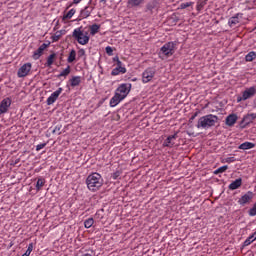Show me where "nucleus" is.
Here are the masks:
<instances>
[{
    "label": "nucleus",
    "instance_id": "f257e3e1",
    "mask_svg": "<svg viewBox=\"0 0 256 256\" xmlns=\"http://www.w3.org/2000/svg\"><path fill=\"white\" fill-rule=\"evenodd\" d=\"M131 83H122L118 86L114 96L110 99V107H117L129 93H131Z\"/></svg>",
    "mask_w": 256,
    "mask_h": 256
},
{
    "label": "nucleus",
    "instance_id": "f03ea898",
    "mask_svg": "<svg viewBox=\"0 0 256 256\" xmlns=\"http://www.w3.org/2000/svg\"><path fill=\"white\" fill-rule=\"evenodd\" d=\"M72 38L74 41H77L79 45H87L91 39L89 28L83 26L75 28L72 32Z\"/></svg>",
    "mask_w": 256,
    "mask_h": 256
},
{
    "label": "nucleus",
    "instance_id": "7ed1b4c3",
    "mask_svg": "<svg viewBox=\"0 0 256 256\" xmlns=\"http://www.w3.org/2000/svg\"><path fill=\"white\" fill-rule=\"evenodd\" d=\"M86 185L89 191L95 193V191H99L103 187V177L97 172L92 173L87 177Z\"/></svg>",
    "mask_w": 256,
    "mask_h": 256
},
{
    "label": "nucleus",
    "instance_id": "20e7f679",
    "mask_svg": "<svg viewBox=\"0 0 256 256\" xmlns=\"http://www.w3.org/2000/svg\"><path fill=\"white\" fill-rule=\"evenodd\" d=\"M219 121V117L213 114H208L199 118L196 127L197 129H211Z\"/></svg>",
    "mask_w": 256,
    "mask_h": 256
},
{
    "label": "nucleus",
    "instance_id": "39448f33",
    "mask_svg": "<svg viewBox=\"0 0 256 256\" xmlns=\"http://www.w3.org/2000/svg\"><path fill=\"white\" fill-rule=\"evenodd\" d=\"M175 51H177V43L168 42L160 48L158 55L160 59H169L175 55Z\"/></svg>",
    "mask_w": 256,
    "mask_h": 256
},
{
    "label": "nucleus",
    "instance_id": "423d86ee",
    "mask_svg": "<svg viewBox=\"0 0 256 256\" xmlns=\"http://www.w3.org/2000/svg\"><path fill=\"white\" fill-rule=\"evenodd\" d=\"M93 11H95V4H93L90 1L88 5L80 11L78 21H82V19H87L88 17H91V14L93 13Z\"/></svg>",
    "mask_w": 256,
    "mask_h": 256
},
{
    "label": "nucleus",
    "instance_id": "0eeeda50",
    "mask_svg": "<svg viewBox=\"0 0 256 256\" xmlns=\"http://www.w3.org/2000/svg\"><path fill=\"white\" fill-rule=\"evenodd\" d=\"M155 68L149 67L142 73V83H149L153 81V77H155Z\"/></svg>",
    "mask_w": 256,
    "mask_h": 256
},
{
    "label": "nucleus",
    "instance_id": "6e6552de",
    "mask_svg": "<svg viewBox=\"0 0 256 256\" xmlns=\"http://www.w3.org/2000/svg\"><path fill=\"white\" fill-rule=\"evenodd\" d=\"M32 67H33V65L30 62L25 63L23 66H21L18 69L17 77H19V79H21L23 77H27V75H29V73H31Z\"/></svg>",
    "mask_w": 256,
    "mask_h": 256
},
{
    "label": "nucleus",
    "instance_id": "1a4fd4ad",
    "mask_svg": "<svg viewBox=\"0 0 256 256\" xmlns=\"http://www.w3.org/2000/svg\"><path fill=\"white\" fill-rule=\"evenodd\" d=\"M253 197H255V194H253V192L251 191H248L246 194L241 196V198L238 200V203L243 207L247 205V203H251V201L253 200Z\"/></svg>",
    "mask_w": 256,
    "mask_h": 256
},
{
    "label": "nucleus",
    "instance_id": "9d476101",
    "mask_svg": "<svg viewBox=\"0 0 256 256\" xmlns=\"http://www.w3.org/2000/svg\"><path fill=\"white\" fill-rule=\"evenodd\" d=\"M63 93V88H58L55 92H53L48 98H47V105H53L57 99H59V95Z\"/></svg>",
    "mask_w": 256,
    "mask_h": 256
},
{
    "label": "nucleus",
    "instance_id": "9b49d317",
    "mask_svg": "<svg viewBox=\"0 0 256 256\" xmlns=\"http://www.w3.org/2000/svg\"><path fill=\"white\" fill-rule=\"evenodd\" d=\"M9 107H11V98H4L0 102V115H3L9 111Z\"/></svg>",
    "mask_w": 256,
    "mask_h": 256
},
{
    "label": "nucleus",
    "instance_id": "f8f14e48",
    "mask_svg": "<svg viewBox=\"0 0 256 256\" xmlns=\"http://www.w3.org/2000/svg\"><path fill=\"white\" fill-rule=\"evenodd\" d=\"M243 101H247V99H251V97H255L256 95V88L255 86H252L250 88H247L243 93Z\"/></svg>",
    "mask_w": 256,
    "mask_h": 256
},
{
    "label": "nucleus",
    "instance_id": "ddd939ff",
    "mask_svg": "<svg viewBox=\"0 0 256 256\" xmlns=\"http://www.w3.org/2000/svg\"><path fill=\"white\" fill-rule=\"evenodd\" d=\"M47 47H49V45L45 43L42 44L36 51H34L32 55V59H34V61H37L38 59H40L41 56L43 55V51H45Z\"/></svg>",
    "mask_w": 256,
    "mask_h": 256
},
{
    "label": "nucleus",
    "instance_id": "4468645a",
    "mask_svg": "<svg viewBox=\"0 0 256 256\" xmlns=\"http://www.w3.org/2000/svg\"><path fill=\"white\" fill-rule=\"evenodd\" d=\"M176 140H177V133H175L174 135L168 136L167 139H165L163 142V147H169V148L174 147Z\"/></svg>",
    "mask_w": 256,
    "mask_h": 256
},
{
    "label": "nucleus",
    "instance_id": "2eb2a0df",
    "mask_svg": "<svg viewBox=\"0 0 256 256\" xmlns=\"http://www.w3.org/2000/svg\"><path fill=\"white\" fill-rule=\"evenodd\" d=\"M237 119H239V117L237 116V114H229L226 117L225 123L228 127H233V125H235V123H237Z\"/></svg>",
    "mask_w": 256,
    "mask_h": 256
},
{
    "label": "nucleus",
    "instance_id": "dca6fc26",
    "mask_svg": "<svg viewBox=\"0 0 256 256\" xmlns=\"http://www.w3.org/2000/svg\"><path fill=\"white\" fill-rule=\"evenodd\" d=\"M127 73V68L121 67V66H116L112 71L111 75L113 77H117V75H125Z\"/></svg>",
    "mask_w": 256,
    "mask_h": 256
},
{
    "label": "nucleus",
    "instance_id": "f3484780",
    "mask_svg": "<svg viewBox=\"0 0 256 256\" xmlns=\"http://www.w3.org/2000/svg\"><path fill=\"white\" fill-rule=\"evenodd\" d=\"M241 185H243V179L238 178L229 184L228 189L230 191H235L236 189H239V187H241Z\"/></svg>",
    "mask_w": 256,
    "mask_h": 256
},
{
    "label": "nucleus",
    "instance_id": "a211bd4d",
    "mask_svg": "<svg viewBox=\"0 0 256 256\" xmlns=\"http://www.w3.org/2000/svg\"><path fill=\"white\" fill-rule=\"evenodd\" d=\"M238 149L242 151H247L249 149H255V143L252 142H244L238 146Z\"/></svg>",
    "mask_w": 256,
    "mask_h": 256
},
{
    "label": "nucleus",
    "instance_id": "6ab92c4d",
    "mask_svg": "<svg viewBox=\"0 0 256 256\" xmlns=\"http://www.w3.org/2000/svg\"><path fill=\"white\" fill-rule=\"evenodd\" d=\"M101 25L99 24H92L89 26L88 31L90 32V35L94 37V35H97V33L100 31Z\"/></svg>",
    "mask_w": 256,
    "mask_h": 256
},
{
    "label": "nucleus",
    "instance_id": "aec40b11",
    "mask_svg": "<svg viewBox=\"0 0 256 256\" xmlns=\"http://www.w3.org/2000/svg\"><path fill=\"white\" fill-rule=\"evenodd\" d=\"M243 14H236L235 16L231 17L228 21L230 27H235V25L239 24V17H242Z\"/></svg>",
    "mask_w": 256,
    "mask_h": 256
},
{
    "label": "nucleus",
    "instance_id": "412c9836",
    "mask_svg": "<svg viewBox=\"0 0 256 256\" xmlns=\"http://www.w3.org/2000/svg\"><path fill=\"white\" fill-rule=\"evenodd\" d=\"M71 87H79L81 85V76H74L69 80Z\"/></svg>",
    "mask_w": 256,
    "mask_h": 256
},
{
    "label": "nucleus",
    "instance_id": "4be33fe9",
    "mask_svg": "<svg viewBox=\"0 0 256 256\" xmlns=\"http://www.w3.org/2000/svg\"><path fill=\"white\" fill-rule=\"evenodd\" d=\"M55 59H57V54L52 53L47 57V61H46V67H51V65H53V63H55Z\"/></svg>",
    "mask_w": 256,
    "mask_h": 256
},
{
    "label": "nucleus",
    "instance_id": "5701e85b",
    "mask_svg": "<svg viewBox=\"0 0 256 256\" xmlns=\"http://www.w3.org/2000/svg\"><path fill=\"white\" fill-rule=\"evenodd\" d=\"M77 13V10L75 8L70 9L66 14L63 15L62 21H67V19H71L73 15Z\"/></svg>",
    "mask_w": 256,
    "mask_h": 256
},
{
    "label": "nucleus",
    "instance_id": "b1692460",
    "mask_svg": "<svg viewBox=\"0 0 256 256\" xmlns=\"http://www.w3.org/2000/svg\"><path fill=\"white\" fill-rule=\"evenodd\" d=\"M63 34L62 30L55 32V34L51 36L52 43H57V41L63 37Z\"/></svg>",
    "mask_w": 256,
    "mask_h": 256
},
{
    "label": "nucleus",
    "instance_id": "393cba45",
    "mask_svg": "<svg viewBox=\"0 0 256 256\" xmlns=\"http://www.w3.org/2000/svg\"><path fill=\"white\" fill-rule=\"evenodd\" d=\"M76 59H77V52L74 49H72L67 58V62L73 63Z\"/></svg>",
    "mask_w": 256,
    "mask_h": 256
},
{
    "label": "nucleus",
    "instance_id": "a878e982",
    "mask_svg": "<svg viewBox=\"0 0 256 256\" xmlns=\"http://www.w3.org/2000/svg\"><path fill=\"white\" fill-rule=\"evenodd\" d=\"M145 0H128V4L130 7H139V5H143Z\"/></svg>",
    "mask_w": 256,
    "mask_h": 256
},
{
    "label": "nucleus",
    "instance_id": "bb28decb",
    "mask_svg": "<svg viewBox=\"0 0 256 256\" xmlns=\"http://www.w3.org/2000/svg\"><path fill=\"white\" fill-rule=\"evenodd\" d=\"M45 178H38L37 183H36V190L41 191V188L45 186Z\"/></svg>",
    "mask_w": 256,
    "mask_h": 256
},
{
    "label": "nucleus",
    "instance_id": "cd10ccee",
    "mask_svg": "<svg viewBox=\"0 0 256 256\" xmlns=\"http://www.w3.org/2000/svg\"><path fill=\"white\" fill-rule=\"evenodd\" d=\"M255 59H256L255 51H251L245 56V61H247V62L255 61Z\"/></svg>",
    "mask_w": 256,
    "mask_h": 256
},
{
    "label": "nucleus",
    "instance_id": "c85d7f7f",
    "mask_svg": "<svg viewBox=\"0 0 256 256\" xmlns=\"http://www.w3.org/2000/svg\"><path fill=\"white\" fill-rule=\"evenodd\" d=\"M71 73V66H67L57 77H67Z\"/></svg>",
    "mask_w": 256,
    "mask_h": 256
},
{
    "label": "nucleus",
    "instance_id": "c756f323",
    "mask_svg": "<svg viewBox=\"0 0 256 256\" xmlns=\"http://www.w3.org/2000/svg\"><path fill=\"white\" fill-rule=\"evenodd\" d=\"M94 223H95V220L93 218H88L87 220L84 221V227L86 229H91Z\"/></svg>",
    "mask_w": 256,
    "mask_h": 256
},
{
    "label": "nucleus",
    "instance_id": "7c9ffc66",
    "mask_svg": "<svg viewBox=\"0 0 256 256\" xmlns=\"http://www.w3.org/2000/svg\"><path fill=\"white\" fill-rule=\"evenodd\" d=\"M205 5H207V0H199L196 6L197 11L203 10V7H205Z\"/></svg>",
    "mask_w": 256,
    "mask_h": 256
},
{
    "label": "nucleus",
    "instance_id": "2f4dec72",
    "mask_svg": "<svg viewBox=\"0 0 256 256\" xmlns=\"http://www.w3.org/2000/svg\"><path fill=\"white\" fill-rule=\"evenodd\" d=\"M227 169H229V166H227V165L219 167L218 169H216L214 171V175H219V173H225V171H227Z\"/></svg>",
    "mask_w": 256,
    "mask_h": 256
},
{
    "label": "nucleus",
    "instance_id": "473e14b6",
    "mask_svg": "<svg viewBox=\"0 0 256 256\" xmlns=\"http://www.w3.org/2000/svg\"><path fill=\"white\" fill-rule=\"evenodd\" d=\"M248 214H249L250 217H255L256 216V202L249 209Z\"/></svg>",
    "mask_w": 256,
    "mask_h": 256
},
{
    "label": "nucleus",
    "instance_id": "72a5a7b5",
    "mask_svg": "<svg viewBox=\"0 0 256 256\" xmlns=\"http://www.w3.org/2000/svg\"><path fill=\"white\" fill-rule=\"evenodd\" d=\"M62 125L58 124L54 127V129L52 130L53 134H57V135H61V129H62Z\"/></svg>",
    "mask_w": 256,
    "mask_h": 256
},
{
    "label": "nucleus",
    "instance_id": "f704fd0d",
    "mask_svg": "<svg viewBox=\"0 0 256 256\" xmlns=\"http://www.w3.org/2000/svg\"><path fill=\"white\" fill-rule=\"evenodd\" d=\"M255 242V240L249 236L243 243L242 247H249V245H251V243Z\"/></svg>",
    "mask_w": 256,
    "mask_h": 256
},
{
    "label": "nucleus",
    "instance_id": "c9c22d12",
    "mask_svg": "<svg viewBox=\"0 0 256 256\" xmlns=\"http://www.w3.org/2000/svg\"><path fill=\"white\" fill-rule=\"evenodd\" d=\"M31 253H33V243H30L28 245L26 252L22 256H29L31 255Z\"/></svg>",
    "mask_w": 256,
    "mask_h": 256
},
{
    "label": "nucleus",
    "instance_id": "e433bc0d",
    "mask_svg": "<svg viewBox=\"0 0 256 256\" xmlns=\"http://www.w3.org/2000/svg\"><path fill=\"white\" fill-rule=\"evenodd\" d=\"M105 51H106V53H107V55H108L109 57H113V47L107 46V47L105 48Z\"/></svg>",
    "mask_w": 256,
    "mask_h": 256
},
{
    "label": "nucleus",
    "instance_id": "4c0bfd02",
    "mask_svg": "<svg viewBox=\"0 0 256 256\" xmlns=\"http://www.w3.org/2000/svg\"><path fill=\"white\" fill-rule=\"evenodd\" d=\"M112 179H114V181H116V179H119V177H121V171H116L114 173H112L111 175Z\"/></svg>",
    "mask_w": 256,
    "mask_h": 256
},
{
    "label": "nucleus",
    "instance_id": "58836bf2",
    "mask_svg": "<svg viewBox=\"0 0 256 256\" xmlns=\"http://www.w3.org/2000/svg\"><path fill=\"white\" fill-rule=\"evenodd\" d=\"M251 121H253V120H251V118H250V116H249V114H248V115H246V116L243 117V120H242L241 123H246V125H249V123H250Z\"/></svg>",
    "mask_w": 256,
    "mask_h": 256
},
{
    "label": "nucleus",
    "instance_id": "ea45409f",
    "mask_svg": "<svg viewBox=\"0 0 256 256\" xmlns=\"http://www.w3.org/2000/svg\"><path fill=\"white\" fill-rule=\"evenodd\" d=\"M193 5V2H185L180 5V9H187V7H191Z\"/></svg>",
    "mask_w": 256,
    "mask_h": 256
},
{
    "label": "nucleus",
    "instance_id": "a19ab883",
    "mask_svg": "<svg viewBox=\"0 0 256 256\" xmlns=\"http://www.w3.org/2000/svg\"><path fill=\"white\" fill-rule=\"evenodd\" d=\"M47 147V143H41L36 146V151H41V149H45Z\"/></svg>",
    "mask_w": 256,
    "mask_h": 256
},
{
    "label": "nucleus",
    "instance_id": "79ce46f5",
    "mask_svg": "<svg viewBox=\"0 0 256 256\" xmlns=\"http://www.w3.org/2000/svg\"><path fill=\"white\" fill-rule=\"evenodd\" d=\"M78 57L81 59V57H85V49L78 50Z\"/></svg>",
    "mask_w": 256,
    "mask_h": 256
},
{
    "label": "nucleus",
    "instance_id": "37998d69",
    "mask_svg": "<svg viewBox=\"0 0 256 256\" xmlns=\"http://www.w3.org/2000/svg\"><path fill=\"white\" fill-rule=\"evenodd\" d=\"M225 163H235V157H228L225 159Z\"/></svg>",
    "mask_w": 256,
    "mask_h": 256
},
{
    "label": "nucleus",
    "instance_id": "c03bdc74",
    "mask_svg": "<svg viewBox=\"0 0 256 256\" xmlns=\"http://www.w3.org/2000/svg\"><path fill=\"white\" fill-rule=\"evenodd\" d=\"M248 116H250V119H251L252 121H254V119H256V114H255V113L248 114Z\"/></svg>",
    "mask_w": 256,
    "mask_h": 256
},
{
    "label": "nucleus",
    "instance_id": "a18cd8bd",
    "mask_svg": "<svg viewBox=\"0 0 256 256\" xmlns=\"http://www.w3.org/2000/svg\"><path fill=\"white\" fill-rule=\"evenodd\" d=\"M116 67H125V66H123V62H121V60H120V61L116 62Z\"/></svg>",
    "mask_w": 256,
    "mask_h": 256
},
{
    "label": "nucleus",
    "instance_id": "49530a36",
    "mask_svg": "<svg viewBox=\"0 0 256 256\" xmlns=\"http://www.w3.org/2000/svg\"><path fill=\"white\" fill-rule=\"evenodd\" d=\"M250 237H251L254 241H256V231H255L254 233H252V234L250 235Z\"/></svg>",
    "mask_w": 256,
    "mask_h": 256
},
{
    "label": "nucleus",
    "instance_id": "de8ad7c7",
    "mask_svg": "<svg viewBox=\"0 0 256 256\" xmlns=\"http://www.w3.org/2000/svg\"><path fill=\"white\" fill-rule=\"evenodd\" d=\"M197 115H198V113H197V112H196V113H194V114L191 116L190 121H193V120L195 119V117H197Z\"/></svg>",
    "mask_w": 256,
    "mask_h": 256
},
{
    "label": "nucleus",
    "instance_id": "09e8293b",
    "mask_svg": "<svg viewBox=\"0 0 256 256\" xmlns=\"http://www.w3.org/2000/svg\"><path fill=\"white\" fill-rule=\"evenodd\" d=\"M83 0H73L74 5H79L80 2H82Z\"/></svg>",
    "mask_w": 256,
    "mask_h": 256
},
{
    "label": "nucleus",
    "instance_id": "8fccbe9b",
    "mask_svg": "<svg viewBox=\"0 0 256 256\" xmlns=\"http://www.w3.org/2000/svg\"><path fill=\"white\" fill-rule=\"evenodd\" d=\"M113 61H114V63H118V61H120V60H119V56H115V57L113 58Z\"/></svg>",
    "mask_w": 256,
    "mask_h": 256
},
{
    "label": "nucleus",
    "instance_id": "3c124183",
    "mask_svg": "<svg viewBox=\"0 0 256 256\" xmlns=\"http://www.w3.org/2000/svg\"><path fill=\"white\" fill-rule=\"evenodd\" d=\"M237 101H238V103H241V101H243V94H242L241 97H238V98H237Z\"/></svg>",
    "mask_w": 256,
    "mask_h": 256
},
{
    "label": "nucleus",
    "instance_id": "603ef678",
    "mask_svg": "<svg viewBox=\"0 0 256 256\" xmlns=\"http://www.w3.org/2000/svg\"><path fill=\"white\" fill-rule=\"evenodd\" d=\"M100 3H107V0H100Z\"/></svg>",
    "mask_w": 256,
    "mask_h": 256
},
{
    "label": "nucleus",
    "instance_id": "864d4df0",
    "mask_svg": "<svg viewBox=\"0 0 256 256\" xmlns=\"http://www.w3.org/2000/svg\"><path fill=\"white\" fill-rule=\"evenodd\" d=\"M148 9H150V10H151V9H153V7H151L150 5H148Z\"/></svg>",
    "mask_w": 256,
    "mask_h": 256
}]
</instances>
